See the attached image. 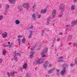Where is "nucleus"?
<instances>
[{
	"mask_svg": "<svg viewBox=\"0 0 77 77\" xmlns=\"http://www.w3.org/2000/svg\"><path fill=\"white\" fill-rule=\"evenodd\" d=\"M68 66V65L67 63H64V64H63V69L60 72V74L61 75H63L65 74L66 71V67H67Z\"/></svg>",
	"mask_w": 77,
	"mask_h": 77,
	"instance_id": "nucleus-1",
	"label": "nucleus"
},
{
	"mask_svg": "<svg viewBox=\"0 0 77 77\" xmlns=\"http://www.w3.org/2000/svg\"><path fill=\"white\" fill-rule=\"evenodd\" d=\"M44 61V60L42 58L40 59H38L37 60H34L33 62V64L34 65H36L37 64H41Z\"/></svg>",
	"mask_w": 77,
	"mask_h": 77,
	"instance_id": "nucleus-2",
	"label": "nucleus"
},
{
	"mask_svg": "<svg viewBox=\"0 0 77 77\" xmlns=\"http://www.w3.org/2000/svg\"><path fill=\"white\" fill-rule=\"evenodd\" d=\"M60 9L61 11V14L59 15V17H62V13L63 12V11H64V5L63 4L60 5Z\"/></svg>",
	"mask_w": 77,
	"mask_h": 77,
	"instance_id": "nucleus-3",
	"label": "nucleus"
},
{
	"mask_svg": "<svg viewBox=\"0 0 77 77\" xmlns=\"http://www.w3.org/2000/svg\"><path fill=\"white\" fill-rule=\"evenodd\" d=\"M23 8H26V9H29V8H30V6L29 5L28 3H26L23 4Z\"/></svg>",
	"mask_w": 77,
	"mask_h": 77,
	"instance_id": "nucleus-4",
	"label": "nucleus"
},
{
	"mask_svg": "<svg viewBox=\"0 0 77 77\" xmlns=\"http://www.w3.org/2000/svg\"><path fill=\"white\" fill-rule=\"evenodd\" d=\"M17 72H11L10 74L8 72H7V74L8 75V77H10V75H11L12 77H13L14 76V74H15V73L17 74Z\"/></svg>",
	"mask_w": 77,
	"mask_h": 77,
	"instance_id": "nucleus-5",
	"label": "nucleus"
},
{
	"mask_svg": "<svg viewBox=\"0 0 77 77\" xmlns=\"http://www.w3.org/2000/svg\"><path fill=\"white\" fill-rule=\"evenodd\" d=\"M49 64V62H48V61H46L43 65L44 68H46L48 66V64Z\"/></svg>",
	"mask_w": 77,
	"mask_h": 77,
	"instance_id": "nucleus-6",
	"label": "nucleus"
},
{
	"mask_svg": "<svg viewBox=\"0 0 77 77\" xmlns=\"http://www.w3.org/2000/svg\"><path fill=\"white\" fill-rule=\"evenodd\" d=\"M8 33L6 32H5L2 34V37L3 38H5L7 37Z\"/></svg>",
	"mask_w": 77,
	"mask_h": 77,
	"instance_id": "nucleus-7",
	"label": "nucleus"
},
{
	"mask_svg": "<svg viewBox=\"0 0 77 77\" xmlns=\"http://www.w3.org/2000/svg\"><path fill=\"white\" fill-rule=\"evenodd\" d=\"M56 11L54 10L52 12V16L53 18H55V16L56 15Z\"/></svg>",
	"mask_w": 77,
	"mask_h": 77,
	"instance_id": "nucleus-8",
	"label": "nucleus"
},
{
	"mask_svg": "<svg viewBox=\"0 0 77 77\" xmlns=\"http://www.w3.org/2000/svg\"><path fill=\"white\" fill-rule=\"evenodd\" d=\"M72 26H75L76 24L77 23V20H75L72 22Z\"/></svg>",
	"mask_w": 77,
	"mask_h": 77,
	"instance_id": "nucleus-9",
	"label": "nucleus"
},
{
	"mask_svg": "<svg viewBox=\"0 0 77 77\" xmlns=\"http://www.w3.org/2000/svg\"><path fill=\"white\" fill-rule=\"evenodd\" d=\"M47 12V9H45L44 10H41L40 13L41 14H44L45 13H46V12Z\"/></svg>",
	"mask_w": 77,
	"mask_h": 77,
	"instance_id": "nucleus-10",
	"label": "nucleus"
},
{
	"mask_svg": "<svg viewBox=\"0 0 77 77\" xmlns=\"http://www.w3.org/2000/svg\"><path fill=\"white\" fill-rule=\"evenodd\" d=\"M35 53V52L34 51H31V55L29 56V58H30V59H32V58L33 57V54H34Z\"/></svg>",
	"mask_w": 77,
	"mask_h": 77,
	"instance_id": "nucleus-11",
	"label": "nucleus"
},
{
	"mask_svg": "<svg viewBox=\"0 0 77 77\" xmlns=\"http://www.w3.org/2000/svg\"><path fill=\"white\" fill-rule=\"evenodd\" d=\"M16 56H20L21 55H20V54L19 53H16V54H15L14 56V59H17V57H16Z\"/></svg>",
	"mask_w": 77,
	"mask_h": 77,
	"instance_id": "nucleus-12",
	"label": "nucleus"
},
{
	"mask_svg": "<svg viewBox=\"0 0 77 77\" xmlns=\"http://www.w3.org/2000/svg\"><path fill=\"white\" fill-rule=\"evenodd\" d=\"M32 18H33L34 20H36V14H35V13H33L32 15Z\"/></svg>",
	"mask_w": 77,
	"mask_h": 77,
	"instance_id": "nucleus-13",
	"label": "nucleus"
},
{
	"mask_svg": "<svg viewBox=\"0 0 77 77\" xmlns=\"http://www.w3.org/2000/svg\"><path fill=\"white\" fill-rule=\"evenodd\" d=\"M26 41V37H24L22 39V43H25V42Z\"/></svg>",
	"mask_w": 77,
	"mask_h": 77,
	"instance_id": "nucleus-14",
	"label": "nucleus"
},
{
	"mask_svg": "<svg viewBox=\"0 0 77 77\" xmlns=\"http://www.w3.org/2000/svg\"><path fill=\"white\" fill-rule=\"evenodd\" d=\"M16 0H8L9 2L10 3H11L12 4H13V3H14L15 2V1Z\"/></svg>",
	"mask_w": 77,
	"mask_h": 77,
	"instance_id": "nucleus-15",
	"label": "nucleus"
},
{
	"mask_svg": "<svg viewBox=\"0 0 77 77\" xmlns=\"http://www.w3.org/2000/svg\"><path fill=\"white\" fill-rule=\"evenodd\" d=\"M72 39V36L69 35L68 38V40L69 41H71Z\"/></svg>",
	"mask_w": 77,
	"mask_h": 77,
	"instance_id": "nucleus-16",
	"label": "nucleus"
},
{
	"mask_svg": "<svg viewBox=\"0 0 77 77\" xmlns=\"http://www.w3.org/2000/svg\"><path fill=\"white\" fill-rule=\"evenodd\" d=\"M54 71V69H52L50 70H49L48 72V74H51V73L53 72V71Z\"/></svg>",
	"mask_w": 77,
	"mask_h": 77,
	"instance_id": "nucleus-17",
	"label": "nucleus"
},
{
	"mask_svg": "<svg viewBox=\"0 0 77 77\" xmlns=\"http://www.w3.org/2000/svg\"><path fill=\"white\" fill-rule=\"evenodd\" d=\"M18 9L20 11H22V9H23V7H22V6L21 5H19V6L18 7Z\"/></svg>",
	"mask_w": 77,
	"mask_h": 77,
	"instance_id": "nucleus-18",
	"label": "nucleus"
},
{
	"mask_svg": "<svg viewBox=\"0 0 77 77\" xmlns=\"http://www.w3.org/2000/svg\"><path fill=\"white\" fill-rule=\"evenodd\" d=\"M27 66V64L26 63H25L24 66H23V69H26V68Z\"/></svg>",
	"mask_w": 77,
	"mask_h": 77,
	"instance_id": "nucleus-19",
	"label": "nucleus"
},
{
	"mask_svg": "<svg viewBox=\"0 0 77 77\" xmlns=\"http://www.w3.org/2000/svg\"><path fill=\"white\" fill-rule=\"evenodd\" d=\"M6 49H4V50L3 51V52H2V54L3 55H5L6 54Z\"/></svg>",
	"mask_w": 77,
	"mask_h": 77,
	"instance_id": "nucleus-20",
	"label": "nucleus"
},
{
	"mask_svg": "<svg viewBox=\"0 0 77 77\" xmlns=\"http://www.w3.org/2000/svg\"><path fill=\"white\" fill-rule=\"evenodd\" d=\"M31 76V73H26V77H30Z\"/></svg>",
	"mask_w": 77,
	"mask_h": 77,
	"instance_id": "nucleus-21",
	"label": "nucleus"
},
{
	"mask_svg": "<svg viewBox=\"0 0 77 77\" xmlns=\"http://www.w3.org/2000/svg\"><path fill=\"white\" fill-rule=\"evenodd\" d=\"M50 22V18H48L47 19V25H48V24Z\"/></svg>",
	"mask_w": 77,
	"mask_h": 77,
	"instance_id": "nucleus-22",
	"label": "nucleus"
},
{
	"mask_svg": "<svg viewBox=\"0 0 77 77\" xmlns=\"http://www.w3.org/2000/svg\"><path fill=\"white\" fill-rule=\"evenodd\" d=\"M16 24H19L20 23V21L18 20H16L15 21Z\"/></svg>",
	"mask_w": 77,
	"mask_h": 77,
	"instance_id": "nucleus-23",
	"label": "nucleus"
},
{
	"mask_svg": "<svg viewBox=\"0 0 77 77\" xmlns=\"http://www.w3.org/2000/svg\"><path fill=\"white\" fill-rule=\"evenodd\" d=\"M9 8V5L8 4H7L6 5V7L5 8V9H8Z\"/></svg>",
	"mask_w": 77,
	"mask_h": 77,
	"instance_id": "nucleus-24",
	"label": "nucleus"
},
{
	"mask_svg": "<svg viewBox=\"0 0 77 77\" xmlns=\"http://www.w3.org/2000/svg\"><path fill=\"white\" fill-rule=\"evenodd\" d=\"M31 11H32V12H34L35 10V8H34V7H32L31 9Z\"/></svg>",
	"mask_w": 77,
	"mask_h": 77,
	"instance_id": "nucleus-25",
	"label": "nucleus"
},
{
	"mask_svg": "<svg viewBox=\"0 0 77 77\" xmlns=\"http://www.w3.org/2000/svg\"><path fill=\"white\" fill-rule=\"evenodd\" d=\"M75 8V5H73L72 6L71 9L72 10H74V8Z\"/></svg>",
	"mask_w": 77,
	"mask_h": 77,
	"instance_id": "nucleus-26",
	"label": "nucleus"
},
{
	"mask_svg": "<svg viewBox=\"0 0 77 77\" xmlns=\"http://www.w3.org/2000/svg\"><path fill=\"white\" fill-rule=\"evenodd\" d=\"M64 61V60H62V59H60L59 60H58V62H63Z\"/></svg>",
	"mask_w": 77,
	"mask_h": 77,
	"instance_id": "nucleus-27",
	"label": "nucleus"
},
{
	"mask_svg": "<svg viewBox=\"0 0 77 77\" xmlns=\"http://www.w3.org/2000/svg\"><path fill=\"white\" fill-rule=\"evenodd\" d=\"M48 48H47L45 49V50L44 51L46 53V52H47V51H48Z\"/></svg>",
	"mask_w": 77,
	"mask_h": 77,
	"instance_id": "nucleus-28",
	"label": "nucleus"
},
{
	"mask_svg": "<svg viewBox=\"0 0 77 77\" xmlns=\"http://www.w3.org/2000/svg\"><path fill=\"white\" fill-rule=\"evenodd\" d=\"M18 41L19 43V45H20V44H21V43H20V42H21V39H20V38H19L18 39Z\"/></svg>",
	"mask_w": 77,
	"mask_h": 77,
	"instance_id": "nucleus-29",
	"label": "nucleus"
},
{
	"mask_svg": "<svg viewBox=\"0 0 77 77\" xmlns=\"http://www.w3.org/2000/svg\"><path fill=\"white\" fill-rule=\"evenodd\" d=\"M75 63L76 64V65H77V57L75 58Z\"/></svg>",
	"mask_w": 77,
	"mask_h": 77,
	"instance_id": "nucleus-30",
	"label": "nucleus"
},
{
	"mask_svg": "<svg viewBox=\"0 0 77 77\" xmlns=\"http://www.w3.org/2000/svg\"><path fill=\"white\" fill-rule=\"evenodd\" d=\"M3 16H0V21L1 20H2V19H3Z\"/></svg>",
	"mask_w": 77,
	"mask_h": 77,
	"instance_id": "nucleus-31",
	"label": "nucleus"
},
{
	"mask_svg": "<svg viewBox=\"0 0 77 77\" xmlns=\"http://www.w3.org/2000/svg\"><path fill=\"white\" fill-rule=\"evenodd\" d=\"M30 35H33V31H32V30H31L30 31Z\"/></svg>",
	"mask_w": 77,
	"mask_h": 77,
	"instance_id": "nucleus-32",
	"label": "nucleus"
},
{
	"mask_svg": "<svg viewBox=\"0 0 77 77\" xmlns=\"http://www.w3.org/2000/svg\"><path fill=\"white\" fill-rule=\"evenodd\" d=\"M45 32V30L44 29H43L42 30V36H43V34H44V32Z\"/></svg>",
	"mask_w": 77,
	"mask_h": 77,
	"instance_id": "nucleus-33",
	"label": "nucleus"
},
{
	"mask_svg": "<svg viewBox=\"0 0 77 77\" xmlns=\"http://www.w3.org/2000/svg\"><path fill=\"white\" fill-rule=\"evenodd\" d=\"M70 66H71L72 67L74 66V64L71 63L70 64Z\"/></svg>",
	"mask_w": 77,
	"mask_h": 77,
	"instance_id": "nucleus-34",
	"label": "nucleus"
},
{
	"mask_svg": "<svg viewBox=\"0 0 77 77\" xmlns=\"http://www.w3.org/2000/svg\"><path fill=\"white\" fill-rule=\"evenodd\" d=\"M63 59V57H58V59Z\"/></svg>",
	"mask_w": 77,
	"mask_h": 77,
	"instance_id": "nucleus-35",
	"label": "nucleus"
},
{
	"mask_svg": "<svg viewBox=\"0 0 77 77\" xmlns=\"http://www.w3.org/2000/svg\"><path fill=\"white\" fill-rule=\"evenodd\" d=\"M3 62V60L2 59H0V63H2Z\"/></svg>",
	"mask_w": 77,
	"mask_h": 77,
	"instance_id": "nucleus-36",
	"label": "nucleus"
},
{
	"mask_svg": "<svg viewBox=\"0 0 77 77\" xmlns=\"http://www.w3.org/2000/svg\"><path fill=\"white\" fill-rule=\"evenodd\" d=\"M45 54V52H43L42 53V55H44Z\"/></svg>",
	"mask_w": 77,
	"mask_h": 77,
	"instance_id": "nucleus-37",
	"label": "nucleus"
},
{
	"mask_svg": "<svg viewBox=\"0 0 77 77\" xmlns=\"http://www.w3.org/2000/svg\"><path fill=\"white\" fill-rule=\"evenodd\" d=\"M41 15H39L38 16V18L39 19L40 18H41Z\"/></svg>",
	"mask_w": 77,
	"mask_h": 77,
	"instance_id": "nucleus-38",
	"label": "nucleus"
},
{
	"mask_svg": "<svg viewBox=\"0 0 77 77\" xmlns=\"http://www.w3.org/2000/svg\"><path fill=\"white\" fill-rule=\"evenodd\" d=\"M32 35H29V37H28V38L29 39H30V38H32Z\"/></svg>",
	"mask_w": 77,
	"mask_h": 77,
	"instance_id": "nucleus-39",
	"label": "nucleus"
},
{
	"mask_svg": "<svg viewBox=\"0 0 77 77\" xmlns=\"http://www.w3.org/2000/svg\"><path fill=\"white\" fill-rule=\"evenodd\" d=\"M33 26L31 25V27H29V29H33Z\"/></svg>",
	"mask_w": 77,
	"mask_h": 77,
	"instance_id": "nucleus-40",
	"label": "nucleus"
},
{
	"mask_svg": "<svg viewBox=\"0 0 77 77\" xmlns=\"http://www.w3.org/2000/svg\"><path fill=\"white\" fill-rule=\"evenodd\" d=\"M73 45L74 47H75V46H76V43H75L73 44Z\"/></svg>",
	"mask_w": 77,
	"mask_h": 77,
	"instance_id": "nucleus-41",
	"label": "nucleus"
},
{
	"mask_svg": "<svg viewBox=\"0 0 77 77\" xmlns=\"http://www.w3.org/2000/svg\"><path fill=\"white\" fill-rule=\"evenodd\" d=\"M59 72H57V75H59Z\"/></svg>",
	"mask_w": 77,
	"mask_h": 77,
	"instance_id": "nucleus-42",
	"label": "nucleus"
},
{
	"mask_svg": "<svg viewBox=\"0 0 77 77\" xmlns=\"http://www.w3.org/2000/svg\"><path fill=\"white\" fill-rule=\"evenodd\" d=\"M36 4H34L33 5V6L32 7L35 8V7H36Z\"/></svg>",
	"mask_w": 77,
	"mask_h": 77,
	"instance_id": "nucleus-43",
	"label": "nucleus"
},
{
	"mask_svg": "<svg viewBox=\"0 0 77 77\" xmlns=\"http://www.w3.org/2000/svg\"><path fill=\"white\" fill-rule=\"evenodd\" d=\"M45 56H46V55H43L42 56V57H45Z\"/></svg>",
	"mask_w": 77,
	"mask_h": 77,
	"instance_id": "nucleus-44",
	"label": "nucleus"
},
{
	"mask_svg": "<svg viewBox=\"0 0 77 77\" xmlns=\"http://www.w3.org/2000/svg\"><path fill=\"white\" fill-rule=\"evenodd\" d=\"M6 14H7V12L6 11L4 12V15H6Z\"/></svg>",
	"mask_w": 77,
	"mask_h": 77,
	"instance_id": "nucleus-45",
	"label": "nucleus"
},
{
	"mask_svg": "<svg viewBox=\"0 0 77 77\" xmlns=\"http://www.w3.org/2000/svg\"><path fill=\"white\" fill-rule=\"evenodd\" d=\"M18 38H22V37H21V36L20 35H18Z\"/></svg>",
	"mask_w": 77,
	"mask_h": 77,
	"instance_id": "nucleus-46",
	"label": "nucleus"
},
{
	"mask_svg": "<svg viewBox=\"0 0 77 77\" xmlns=\"http://www.w3.org/2000/svg\"><path fill=\"white\" fill-rule=\"evenodd\" d=\"M12 46L11 45H10L9 46V48H11V47H12Z\"/></svg>",
	"mask_w": 77,
	"mask_h": 77,
	"instance_id": "nucleus-47",
	"label": "nucleus"
},
{
	"mask_svg": "<svg viewBox=\"0 0 77 77\" xmlns=\"http://www.w3.org/2000/svg\"><path fill=\"white\" fill-rule=\"evenodd\" d=\"M62 45H63V44L62 43H60V46H61V47H62Z\"/></svg>",
	"mask_w": 77,
	"mask_h": 77,
	"instance_id": "nucleus-48",
	"label": "nucleus"
},
{
	"mask_svg": "<svg viewBox=\"0 0 77 77\" xmlns=\"http://www.w3.org/2000/svg\"><path fill=\"white\" fill-rule=\"evenodd\" d=\"M60 35H63V34L62 32L60 33Z\"/></svg>",
	"mask_w": 77,
	"mask_h": 77,
	"instance_id": "nucleus-49",
	"label": "nucleus"
},
{
	"mask_svg": "<svg viewBox=\"0 0 77 77\" xmlns=\"http://www.w3.org/2000/svg\"><path fill=\"white\" fill-rule=\"evenodd\" d=\"M77 0H74V3H75V2H77Z\"/></svg>",
	"mask_w": 77,
	"mask_h": 77,
	"instance_id": "nucleus-50",
	"label": "nucleus"
},
{
	"mask_svg": "<svg viewBox=\"0 0 77 77\" xmlns=\"http://www.w3.org/2000/svg\"><path fill=\"white\" fill-rule=\"evenodd\" d=\"M55 51H57V47H55Z\"/></svg>",
	"mask_w": 77,
	"mask_h": 77,
	"instance_id": "nucleus-51",
	"label": "nucleus"
},
{
	"mask_svg": "<svg viewBox=\"0 0 77 77\" xmlns=\"http://www.w3.org/2000/svg\"><path fill=\"white\" fill-rule=\"evenodd\" d=\"M15 59V60L16 61V62H17V59L15 58V59Z\"/></svg>",
	"mask_w": 77,
	"mask_h": 77,
	"instance_id": "nucleus-52",
	"label": "nucleus"
},
{
	"mask_svg": "<svg viewBox=\"0 0 77 77\" xmlns=\"http://www.w3.org/2000/svg\"><path fill=\"white\" fill-rule=\"evenodd\" d=\"M8 47V45H4V47Z\"/></svg>",
	"mask_w": 77,
	"mask_h": 77,
	"instance_id": "nucleus-53",
	"label": "nucleus"
},
{
	"mask_svg": "<svg viewBox=\"0 0 77 77\" xmlns=\"http://www.w3.org/2000/svg\"><path fill=\"white\" fill-rule=\"evenodd\" d=\"M49 66L51 67V66H52V65L51 64H50L49 65Z\"/></svg>",
	"mask_w": 77,
	"mask_h": 77,
	"instance_id": "nucleus-54",
	"label": "nucleus"
},
{
	"mask_svg": "<svg viewBox=\"0 0 77 77\" xmlns=\"http://www.w3.org/2000/svg\"><path fill=\"white\" fill-rule=\"evenodd\" d=\"M60 41V38H58L57 40V41Z\"/></svg>",
	"mask_w": 77,
	"mask_h": 77,
	"instance_id": "nucleus-55",
	"label": "nucleus"
},
{
	"mask_svg": "<svg viewBox=\"0 0 77 77\" xmlns=\"http://www.w3.org/2000/svg\"><path fill=\"white\" fill-rule=\"evenodd\" d=\"M31 50H33V48H31Z\"/></svg>",
	"mask_w": 77,
	"mask_h": 77,
	"instance_id": "nucleus-56",
	"label": "nucleus"
},
{
	"mask_svg": "<svg viewBox=\"0 0 77 77\" xmlns=\"http://www.w3.org/2000/svg\"><path fill=\"white\" fill-rule=\"evenodd\" d=\"M57 72H59V70H57Z\"/></svg>",
	"mask_w": 77,
	"mask_h": 77,
	"instance_id": "nucleus-57",
	"label": "nucleus"
},
{
	"mask_svg": "<svg viewBox=\"0 0 77 77\" xmlns=\"http://www.w3.org/2000/svg\"><path fill=\"white\" fill-rule=\"evenodd\" d=\"M30 29V28H28L27 29V30H29Z\"/></svg>",
	"mask_w": 77,
	"mask_h": 77,
	"instance_id": "nucleus-58",
	"label": "nucleus"
},
{
	"mask_svg": "<svg viewBox=\"0 0 77 77\" xmlns=\"http://www.w3.org/2000/svg\"><path fill=\"white\" fill-rule=\"evenodd\" d=\"M54 40L53 42V45H54Z\"/></svg>",
	"mask_w": 77,
	"mask_h": 77,
	"instance_id": "nucleus-59",
	"label": "nucleus"
},
{
	"mask_svg": "<svg viewBox=\"0 0 77 77\" xmlns=\"http://www.w3.org/2000/svg\"><path fill=\"white\" fill-rule=\"evenodd\" d=\"M46 30H47V31H48V30H49L48 29H46Z\"/></svg>",
	"mask_w": 77,
	"mask_h": 77,
	"instance_id": "nucleus-60",
	"label": "nucleus"
},
{
	"mask_svg": "<svg viewBox=\"0 0 77 77\" xmlns=\"http://www.w3.org/2000/svg\"><path fill=\"white\" fill-rule=\"evenodd\" d=\"M0 8H2V5L0 4Z\"/></svg>",
	"mask_w": 77,
	"mask_h": 77,
	"instance_id": "nucleus-61",
	"label": "nucleus"
},
{
	"mask_svg": "<svg viewBox=\"0 0 77 77\" xmlns=\"http://www.w3.org/2000/svg\"><path fill=\"white\" fill-rule=\"evenodd\" d=\"M8 44H11V43L10 42H8Z\"/></svg>",
	"mask_w": 77,
	"mask_h": 77,
	"instance_id": "nucleus-62",
	"label": "nucleus"
},
{
	"mask_svg": "<svg viewBox=\"0 0 77 77\" xmlns=\"http://www.w3.org/2000/svg\"><path fill=\"white\" fill-rule=\"evenodd\" d=\"M66 27H69V25H67V26H66Z\"/></svg>",
	"mask_w": 77,
	"mask_h": 77,
	"instance_id": "nucleus-63",
	"label": "nucleus"
},
{
	"mask_svg": "<svg viewBox=\"0 0 77 77\" xmlns=\"http://www.w3.org/2000/svg\"><path fill=\"white\" fill-rule=\"evenodd\" d=\"M45 75L46 77H47V76H48V75Z\"/></svg>",
	"mask_w": 77,
	"mask_h": 77,
	"instance_id": "nucleus-64",
	"label": "nucleus"
}]
</instances>
